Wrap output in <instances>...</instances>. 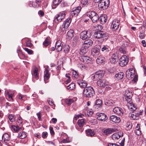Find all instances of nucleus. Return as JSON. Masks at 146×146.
<instances>
[{
	"mask_svg": "<svg viewBox=\"0 0 146 146\" xmlns=\"http://www.w3.org/2000/svg\"><path fill=\"white\" fill-rule=\"evenodd\" d=\"M17 122L19 125L22 124V118L21 117H19L18 118Z\"/></svg>",
	"mask_w": 146,
	"mask_h": 146,
	"instance_id": "59",
	"label": "nucleus"
},
{
	"mask_svg": "<svg viewBox=\"0 0 146 146\" xmlns=\"http://www.w3.org/2000/svg\"><path fill=\"white\" fill-rule=\"evenodd\" d=\"M102 104V102L101 100L98 99L95 102L94 106H98V107H100Z\"/></svg>",
	"mask_w": 146,
	"mask_h": 146,
	"instance_id": "40",
	"label": "nucleus"
},
{
	"mask_svg": "<svg viewBox=\"0 0 146 146\" xmlns=\"http://www.w3.org/2000/svg\"><path fill=\"white\" fill-rule=\"evenodd\" d=\"M83 93L84 97L90 98L94 96L95 92L92 87L88 86L84 88Z\"/></svg>",
	"mask_w": 146,
	"mask_h": 146,
	"instance_id": "1",
	"label": "nucleus"
},
{
	"mask_svg": "<svg viewBox=\"0 0 146 146\" xmlns=\"http://www.w3.org/2000/svg\"><path fill=\"white\" fill-rule=\"evenodd\" d=\"M49 68L48 67H46L45 68V71H44V80L45 83H47L48 80L50 76V74L49 72Z\"/></svg>",
	"mask_w": 146,
	"mask_h": 146,
	"instance_id": "12",
	"label": "nucleus"
},
{
	"mask_svg": "<svg viewBox=\"0 0 146 146\" xmlns=\"http://www.w3.org/2000/svg\"><path fill=\"white\" fill-rule=\"evenodd\" d=\"M123 73L122 72H120L116 74L115 77L118 80L122 79L123 77Z\"/></svg>",
	"mask_w": 146,
	"mask_h": 146,
	"instance_id": "36",
	"label": "nucleus"
},
{
	"mask_svg": "<svg viewBox=\"0 0 146 146\" xmlns=\"http://www.w3.org/2000/svg\"><path fill=\"white\" fill-rule=\"evenodd\" d=\"M75 87V84L73 83H72L70 84V85L67 86V88L68 89L70 90H72Z\"/></svg>",
	"mask_w": 146,
	"mask_h": 146,
	"instance_id": "42",
	"label": "nucleus"
},
{
	"mask_svg": "<svg viewBox=\"0 0 146 146\" xmlns=\"http://www.w3.org/2000/svg\"><path fill=\"white\" fill-rule=\"evenodd\" d=\"M77 83L81 88H84L86 87L87 85L86 82L83 80H78L77 81Z\"/></svg>",
	"mask_w": 146,
	"mask_h": 146,
	"instance_id": "24",
	"label": "nucleus"
},
{
	"mask_svg": "<svg viewBox=\"0 0 146 146\" xmlns=\"http://www.w3.org/2000/svg\"><path fill=\"white\" fill-rule=\"evenodd\" d=\"M105 61L104 58L102 56H99L96 60L97 63L98 64L104 63Z\"/></svg>",
	"mask_w": 146,
	"mask_h": 146,
	"instance_id": "32",
	"label": "nucleus"
},
{
	"mask_svg": "<svg viewBox=\"0 0 146 146\" xmlns=\"http://www.w3.org/2000/svg\"><path fill=\"white\" fill-rule=\"evenodd\" d=\"M86 134L88 136L92 137L95 134L94 132L90 129H88L86 130Z\"/></svg>",
	"mask_w": 146,
	"mask_h": 146,
	"instance_id": "34",
	"label": "nucleus"
},
{
	"mask_svg": "<svg viewBox=\"0 0 146 146\" xmlns=\"http://www.w3.org/2000/svg\"><path fill=\"white\" fill-rule=\"evenodd\" d=\"M97 118L99 120L104 121L107 119L106 115L104 113H100L97 115Z\"/></svg>",
	"mask_w": 146,
	"mask_h": 146,
	"instance_id": "15",
	"label": "nucleus"
},
{
	"mask_svg": "<svg viewBox=\"0 0 146 146\" xmlns=\"http://www.w3.org/2000/svg\"><path fill=\"white\" fill-rule=\"evenodd\" d=\"M70 46L68 45H65L63 48L64 51L65 53H68L70 50Z\"/></svg>",
	"mask_w": 146,
	"mask_h": 146,
	"instance_id": "43",
	"label": "nucleus"
},
{
	"mask_svg": "<svg viewBox=\"0 0 146 146\" xmlns=\"http://www.w3.org/2000/svg\"><path fill=\"white\" fill-rule=\"evenodd\" d=\"M107 16L106 15L102 16L100 17V20L101 23L103 24L105 23L107 21Z\"/></svg>",
	"mask_w": 146,
	"mask_h": 146,
	"instance_id": "33",
	"label": "nucleus"
},
{
	"mask_svg": "<svg viewBox=\"0 0 146 146\" xmlns=\"http://www.w3.org/2000/svg\"><path fill=\"white\" fill-rule=\"evenodd\" d=\"M110 120L113 122L115 123H119L120 121V119L119 117L115 115H112L110 117Z\"/></svg>",
	"mask_w": 146,
	"mask_h": 146,
	"instance_id": "18",
	"label": "nucleus"
},
{
	"mask_svg": "<svg viewBox=\"0 0 146 146\" xmlns=\"http://www.w3.org/2000/svg\"><path fill=\"white\" fill-rule=\"evenodd\" d=\"M62 0H53V4L54 5H58L62 2Z\"/></svg>",
	"mask_w": 146,
	"mask_h": 146,
	"instance_id": "44",
	"label": "nucleus"
},
{
	"mask_svg": "<svg viewBox=\"0 0 146 146\" xmlns=\"http://www.w3.org/2000/svg\"><path fill=\"white\" fill-rule=\"evenodd\" d=\"M101 50L102 52H106L109 51V48L107 46L104 45L102 48Z\"/></svg>",
	"mask_w": 146,
	"mask_h": 146,
	"instance_id": "46",
	"label": "nucleus"
},
{
	"mask_svg": "<svg viewBox=\"0 0 146 146\" xmlns=\"http://www.w3.org/2000/svg\"><path fill=\"white\" fill-rule=\"evenodd\" d=\"M8 117L11 122H13L15 121V117L12 114L9 115Z\"/></svg>",
	"mask_w": 146,
	"mask_h": 146,
	"instance_id": "45",
	"label": "nucleus"
},
{
	"mask_svg": "<svg viewBox=\"0 0 146 146\" xmlns=\"http://www.w3.org/2000/svg\"><path fill=\"white\" fill-rule=\"evenodd\" d=\"M12 127L15 131H17L19 130V127L18 126L12 125Z\"/></svg>",
	"mask_w": 146,
	"mask_h": 146,
	"instance_id": "52",
	"label": "nucleus"
},
{
	"mask_svg": "<svg viewBox=\"0 0 146 146\" xmlns=\"http://www.w3.org/2000/svg\"><path fill=\"white\" fill-rule=\"evenodd\" d=\"M98 14L94 11H90L87 12L86 15L89 17L91 19L93 17Z\"/></svg>",
	"mask_w": 146,
	"mask_h": 146,
	"instance_id": "29",
	"label": "nucleus"
},
{
	"mask_svg": "<svg viewBox=\"0 0 146 146\" xmlns=\"http://www.w3.org/2000/svg\"><path fill=\"white\" fill-rule=\"evenodd\" d=\"M105 104L108 106H113L115 104V102L112 100H106L105 101Z\"/></svg>",
	"mask_w": 146,
	"mask_h": 146,
	"instance_id": "26",
	"label": "nucleus"
},
{
	"mask_svg": "<svg viewBox=\"0 0 146 146\" xmlns=\"http://www.w3.org/2000/svg\"><path fill=\"white\" fill-rule=\"evenodd\" d=\"M65 16V14L64 12H61L55 16L54 21L57 23L60 22L64 19Z\"/></svg>",
	"mask_w": 146,
	"mask_h": 146,
	"instance_id": "6",
	"label": "nucleus"
},
{
	"mask_svg": "<svg viewBox=\"0 0 146 146\" xmlns=\"http://www.w3.org/2000/svg\"><path fill=\"white\" fill-rule=\"evenodd\" d=\"M74 100L73 99H69L68 100H67L66 102L67 104L69 105H70L73 102Z\"/></svg>",
	"mask_w": 146,
	"mask_h": 146,
	"instance_id": "54",
	"label": "nucleus"
},
{
	"mask_svg": "<svg viewBox=\"0 0 146 146\" xmlns=\"http://www.w3.org/2000/svg\"><path fill=\"white\" fill-rule=\"evenodd\" d=\"M81 9L80 6L74 8L70 13V16L72 17L76 16L79 13Z\"/></svg>",
	"mask_w": 146,
	"mask_h": 146,
	"instance_id": "9",
	"label": "nucleus"
},
{
	"mask_svg": "<svg viewBox=\"0 0 146 146\" xmlns=\"http://www.w3.org/2000/svg\"><path fill=\"white\" fill-rule=\"evenodd\" d=\"M74 31L72 29L70 30L67 32V36L69 40L71 39L74 36Z\"/></svg>",
	"mask_w": 146,
	"mask_h": 146,
	"instance_id": "30",
	"label": "nucleus"
},
{
	"mask_svg": "<svg viewBox=\"0 0 146 146\" xmlns=\"http://www.w3.org/2000/svg\"><path fill=\"white\" fill-rule=\"evenodd\" d=\"M91 33L90 31H84L82 32L80 35V38L83 40H85L90 37Z\"/></svg>",
	"mask_w": 146,
	"mask_h": 146,
	"instance_id": "4",
	"label": "nucleus"
},
{
	"mask_svg": "<svg viewBox=\"0 0 146 146\" xmlns=\"http://www.w3.org/2000/svg\"><path fill=\"white\" fill-rule=\"evenodd\" d=\"M97 85L100 87H104L108 84V82L105 79L99 80L97 82Z\"/></svg>",
	"mask_w": 146,
	"mask_h": 146,
	"instance_id": "13",
	"label": "nucleus"
},
{
	"mask_svg": "<svg viewBox=\"0 0 146 146\" xmlns=\"http://www.w3.org/2000/svg\"><path fill=\"white\" fill-rule=\"evenodd\" d=\"M84 115L82 114L76 115L74 117V119L75 120H77L79 117H82Z\"/></svg>",
	"mask_w": 146,
	"mask_h": 146,
	"instance_id": "53",
	"label": "nucleus"
},
{
	"mask_svg": "<svg viewBox=\"0 0 146 146\" xmlns=\"http://www.w3.org/2000/svg\"><path fill=\"white\" fill-rule=\"evenodd\" d=\"M26 46L28 47H31L32 46V44L30 40L28 39H27L26 40Z\"/></svg>",
	"mask_w": 146,
	"mask_h": 146,
	"instance_id": "48",
	"label": "nucleus"
},
{
	"mask_svg": "<svg viewBox=\"0 0 146 146\" xmlns=\"http://www.w3.org/2000/svg\"><path fill=\"white\" fill-rule=\"evenodd\" d=\"M49 130H50V134L52 135H53L54 134V131L53 130V128L52 127H49Z\"/></svg>",
	"mask_w": 146,
	"mask_h": 146,
	"instance_id": "61",
	"label": "nucleus"
},
{
	"mask_svg": "<svg viewBox=\"0 0 146 146\" xmlns=\"http://www.w3.org/2000/svg\"><path fill=\"white\" fill-rule=\"evenodd\" d=\"M91 60V58L85 56H82L80 58L81 61L87 64L90 63Z\"/></svg>",
	"mask_w": 146,
	"mask_h": 146,
	"instance_id": "21",
	"label": "nucleus"
},
{
	"mask_svg": "<svg viewBox=\"0 0 146 146\" xmlns=\"http://www.w3.org/2000/svg\"><path fill=\"white\" fill-rule=\"evenodd\" d=\"M38 69L36 67L34 68L33 72L32 73L35 79H38Z\"/></svg>",
	"mask_w": 146,
	"mask_h": 146,
	"instance_id": "35",
	"label": "nucleus"
},
{
	"mask_svg": "<svg viewBox=\"0 0 146 146\" xmlns=\"http://www.w3.org/2000/svg\"><path fill=\"white\" fill-rule=\"evenodd\" d=\"M118 55L116 53H113L112 54L110 59V62L112 63H114L117 62L118 60Z\"/></svg>",
	"mask_w": 146,
	"mask_h": 146,
	"instance_id": "22",
	"label": "nucleus"
},
{
	"mask_svg": "<svg viewBox=\"0 0 146 146\" xmlns=\"http://www.w3.org/2000/svg\"><path fill=\"white\" fill-rule=\"evenodd\" d=\"M130 72L131 73V74H132L131 75H133V76H132V78H133L135 74V70L133 69H130Z\"/></svg>",
	"mask_w": 146,
	"mask_h": 146,
	"instance_id": "57",
	"label": "nucleus"
},
{
	"mask_svg": "<svg viewBox=\"0 0 146 146\" xmlns=\"http://www.w3.org/2000/svg\"><path fill=\"white\" fill-rule=\"evenodd\" d=\"M85 120L83 119H79L77 122L78 125L80 127L83 126L85 123Z\"/></svg>",
	"mask_w": 146,
	"mask_h": 146,
	"instance_id": "37",
	"label": "nucleus"
},
{
	"mask_svg": "<svg viewBox=\"0 0 146 146\" xmlns=\"http://www.w3.org/2000/svg\"><path fill=\"white\" fill-rule=\"evenodd\" d=\"M62 142L63 143H66L70 142V141L68 138H66V139H64L62 140Z\"/></svg>",
	"mask_w": 146,
	"mask_h": 146,
	"instance_id": "55",
	"label": "nucleus"
},
{
	"mask_svg": "<svg viewBox=\"0 0 146 146\" xmlns=\"http://www.w3.org/2000/svg\"><path fill=\"white\" fill-rule=\"evenodd\" d=\"M140 125H141L140 124H138L135 128V133L138 135H140L141 133V131L140 129Z\"/></svg>",
	"mask_w": 146,
	"mask_h": 146,
	"instance_id": "27",
	"label": "nucleus"
},
{
	"mask_svg": "<svg viewBox=\"0 0 146 146\" xmlns=\"http://www.w3.org/2000/svg\"><path fill=\"white\" fill-rule=\"evenodd\" d=\"M71 22V20L70 18H68L65 20L63 25L60 27V31L62 32H64L69 27Z\"/></svg>",
	"mask_w": 146,
	"mask_h": 146,
	"instance_id": "3",
	"label": "nucleus"
},
{
	"mask_svg": "<svg viewBox=\"0 0 146 146\" xmlns=\"http://www.w3.org/2000/svg\"><path fill=\"white\" fill-rule=\"evenodd\" d=\"M128 62V59L125 55L123 56L119 59V65L123 66L127 65Z\"/></svg>",
	"mask_w": 146,
	"mask_h": 146,
	"instance_id": "7",
	"label": "nucleus"
},
{
	"mask_svg": "<svg viewBox=\"0 0 146 146\" xmlns=\"http://www.w3.org/2000/svg\"><path fill=\"white\" fill-rule=\"evenodd\" d=\"M108 146H119V145L115 143H110L108 144Z\"/></svg>",
	"mask_w": 146,
	"mask_h": 146,
	"instance_id": "64",
	"label": "nucleus"
},
{
	"mask_svg": "<svg viewBox=\"0 0 146 146\" xmlns=\"http://www.w3.org/2000/svg\"><path fill=\"white\" fill-rule=\"evenodd\" d=\"M55 47L57 52L61 51L62 49V42L60 40H58L56 43Z\"/></svg>",
	"mask_w": 146,
	"mask_h": 146,
	"instance_id": "20",
	"label": "nucleus"
},
{
	"mask_svg": "<svg viewBox=\"0 0 146 146\" xmlns=\"http://www.w3.org/2000/svg\"><path fill=\"white\" fill-rule=\"evenodd\" d=\"M119 24V20H114L112 21L111 26L112 31H115L117 30L118 28Z\"/></svg>",
	"mask_w": 146,
	"mask_h": 146,
	"instance_id": "10",
	"label": "nucleus"
},
{
	"mask_svg": "<svg viewBox=\"0 0 146 146\" xmlns=\"http://www.w3.org/2000/svg\"><path fill=\"white\" fill-rule=\"evenodd\" d=\"M110 3V0H102L98 3V9L101 10L107 9L109 6Z\"/></svg>",
	"mask_w": 146,
	"mask_h": 146,
	"instance_id": "2",
	"label": "nucleus"
},
{
	"mask_svg": "<svg viewBox=\"0 0 146 146\" xmlns=\"http://www.w3.org/2000/svg\"><path fill=\"white\" fill-rule=\"evenodd\" d=\"M113 111L115 113L120 116L122 115L123 113V109L119 107L114 108L113 109Z\"/></svg>",
	"mask_w": 146,
	"mask_h": 146,
	"instance_id": "16",
	"label": "nucleus"
},
{
	"mask_svg": "<svg viewBox=\"0 0 146 146\" xmlns=\"http://www.w3.org/2000/svg\"><path fill=\"white\" fill-rule=\"evenodd\" d=\"M38 14L41 17H43L44 15V12L41 10H40L38 11Z\"/></svg>",
	"mask_w": 146,
	"mask_h": 146,
	"instance_id": "62",
	"label": "nucleus"
},
{
	"mask_svg": "<svg viewBox=\"0 0 146 146\" xmlns=\"http://www.w3.org/2000/svg\"><path fill=\"white\" fill-rule=\"evenodd\" d=\"M125 141V138H124L121 141V142L120 143V145L121 146H123L124 145V142Z\"/></svg>",
	"mask_w": 146,
	"mask_h": 146,
	"instance_id": "63",
	"label": "nucleus"
},
{
	"mask_svg": "<svg viewBox=\"0 0 146 146\" xmlns=\"http://www.w3.org/2000/svg\"><path fill=\"white\" fill-rule=\"evenodd\" d=\"M104 76V73L103 72L101 71L96 72L93 76H92V79L94 81L101 80V78Z\"/></svg>",
	"mask_w": 146,
	"mask_h": 146,
	"instance_id": "8",
	"label": "nucleus"
},
{
	"mask_svg": "<svg viewBox=\"0 0 146 146\" xmlns=\"http://www.w3.org/2000/svg\"><path fill=\"white\" fill-rule=\"evenodd\" d=\"M50 43V39L46 38L43 42V44L44 46L46 47L49 45Z\"/></svg>",
	"mask_w": 146,
	"mask_h": 146,
	"instance_id": "38",
	"label": "nucleus"
},
{
	"mask_svg": "<svg viewBox=\"0 0 146 146\" xmlns=\"http://www.w3.org/2000/svg\"><path fill=\"white\" fill-rule=\"evenodd\" d=\"M88 2V0H82L81 1V3L83 5H86L87 4Z\"/></svg>",
	"mask_w": 146,
	"mask_h": 146,
	"instance_id": "58",
	"label": "nucleus"
},
{
	"mask_svg": "<svg viewBox=\"0 0 146 146\" xmlns=\"http://www.w3.org/2000/svg\"><path fill=\"white\" fill-rule=\"evenodd\" d=\"M72 76L74 78V79L76 80L79 77V76L76 71H72Z\"/></svg>",
	"mask_w": 146,
	"mask_h": 146,
	"instance_id": "41",
	"label": "nucleus"
},
{
	"mask_svg": "<svg viewBox=\"0 0 146 146\" xmlns=\"http://www.w3.org/2000/svg\"><path fill=\"white\" fill-rule=\"evenodd\" d=\"M129 116L133 119H137L139 116V114L136 111H133L129 114Z\"/></svg>",
	"mask_w": 146,
	"mask_h": 146,
	"instance_id": "19",
	"label": "nucleus"
},
{
	"mask_svg": "<svg viewBox=\"0 0 146 146\" xmlns=\"http://www.w3.org/2000/svg\"><path fill=\"white\" fill-rule=\"evenodd\" d=\"M106 36V35L103 31H96L94 34V37L96 38H103Z\"/></svg>",
	"mask_w": 146,
	"mask_h": 146,
	"instance_id": "11",
	"label": "nucleus"
},
{
	"mask_svg": "<svg viewBox=\"0 0 146 146\" xmlns=\"http://www.w3.org/2000/svg\"><path fill=\"white\" fill-rule=\"evenodd\" d=\"M27 136L26 133L24 131L20 132L19 134V137L20 139H24Z\"/></svg>",
	"mask_w": 146,
	"mask_h": 146,
	"instance_id": "39",
	"label": "nucleus"
},
{
	"mask_svg": "<svg viewBox=\"0 0 146 146\" xmlns=\"http://www.w3.org/2000/svg\"><path fill=\"white\" fill-rule=\"evenodd\" d=\"M10 137L7 133H5L2 136V141L5 143H7V141L10 140Z\"/></svg>",
	"mask_w": 146,
	"mask_h": 146,
	"instance_id": "25",
	"label": "nucleus"
},
{
	"mask_svg": "<svg viewBox=\"0 0 146 146\" xmlns=\"http://www.w3.org/2000/svg\"><path fill=\"white\" fill-rule=\"evenodd\" d=\"M93 41L90 39H87L85 41L84 44L83 45L85 48H87L91 46L93 44Z\"/></svg>",
	"mask_w": 146,
	"mask_h": 146,
	"instance_id": "23",
	"label": "nucleus"
},
{
	"mask_svg": "<svg viewBox=\"0 0 146 146\" xmlns=\"http://www.w3.org/2000/svg\"><path fill=\"white\" fill-rule=\"evenodd\" d=\"M132 94L131 90L128 89L125 90L124 94V96L125 97V100L127 103H130L132 100Z\"/></svg>",
	"mask_w": 146,
	"mask_h": 146,
	"instance_id": "5",
	"label": "nucleus"
},
{
	"mask_svg": "<svg viewBox=\"0 0 146 146\" xmlns=\"http://www.w3.org/2000/svg\"><path fill=\"white\" fill-rule=\"evenodd\" d=\"M119 50L121 53L123 54H125L127 52L126 47L122 46L119 48Z\"/></svg>",
	"mask_w": 146,
	"mask_h": 146,
	"instance_id": "47",
	"label": "nucleus"
},
{
	"mask_svg": "<svg viewBox=\"0 0 146 146\" xmlns=\"http://www.w3.org/2000/svg\"><path fill=\"white\" fill-rule=\"evenodd\" d=\"M100 52L98 49L97 48L93 49L91 51L92 55L93 56H97L100 54Z\"/></svg>",
	"mask_w": 146,
	"mask_h": 146,
	"instance_id": "28",
	"label": "nucleus"
},
{
	"mask_svg": "<svg viewBox=\"0 0 146 146\" xmlns=\"http://www.w3.org/2000/svg\"><path fill=\"white\" fill-rule=\"evenodd\" d=\"M99 19L98 15L97 14L95 16L93 17H92L91 19L93 23H95Z\"/></svg>",
	"mask_w": 146,
	"mask_h": 146,
	"instance_id": "50",
	"label": "nucleus"
},
{
	"mask_svg": "<svg viewBox=\"0 0 146 146\" xmlns=\"http://www.w3.org/2000/svg\"><path fill=\"white\" fill-rule=\"evenodd\" d=\"M48 133L46 132H43L42 133V137L43 138H45L47 137Z\"/></svg>",
	"mask_w": 146,
	"mask_h": 146,
	"instance_id": "56",
	"label": "nucleus"
},
{
	"mask_svg": "<svg viewBox=\"0 0 146 146\" xmlns=\"http://www.w3.org/2000/svg\"><path fill=\"white\" fill-rule=\"evenodd\" d=\"M128 42L126 41H124L123 42V43L122 45V47H125L126 46H127L128 45Z\"/></svg>",
	"mask_w": 146,
	"mask_h": 146,
	"instance_id": "60",
	"label": "nucleus"
},
{
	"mask_svg": "<svg viewBox=\"0 0 146 146\" xmlns=\"http://www.w3.org/2000/svg\"><path fill=\"white\" fill-rule=\"evenodd\" d=\"M130 71H131L130 69L129 70L127 71L126 72V75L128 78H132L133 75H131L132 74H131Z\"/></svg>",
	"mask_w": 146,
	"mask_h": 146,
	"instance_id": "49",
	"label": "nucleus"
},
{
	"mask_svg": "<svg viewBox=\"0 0 146 146\" xmlns=\"http://www.w3.org/2000/svg\"><path fill=\"white\" fill-rule=\"evenodd\" d=\"M23 48V49L26 51L28 54H33V51L29 49L28 48Z\"/></svg>",
	"mask_w": 146,
	"mask_h": 146,
	"instance_id": "51",
	"label": "nucleus"
},
{
	"mask_svg": "<svg viewBox=\"0 0 146 146\" xmlns=\"http://www.w3.org/2000/svg\"><path fill=\"white\" fill-rule=\"evenodd\" d=\"M123 135V133L120 131L114 133L111 135V137L113 140L117 139L120 137L122 136Z\"/></svg>",
	"mask_w": 146,
	"mask_h": 146,
	"instance_id": "17",
	"label": "nucleus"
},
{
	"mask_svg": "<svg viewBox=\"0 0 146 146\" xmlns=\"http://www.w3.org/2000/svg\"><path fill=\"white\" fill-rule=\"evenodd\" d=\"M129 104L128 105V107L131 110H135L137 109V107L135 105V104H133V103H132L131 101L130 103H128Z\"/></svg>",
	"mask_w": 146,
	"mask_h": 146,
	"instance_id": "31",
	"label": "nucleus"
},
{
	"mask_svg": "<svg viewBox=\"0 0 146 146\" xmlns=\"http://www.w3.org/2000/svg\"><path fill=\"white\" fill-rule=\"evenodd\" d=\"M116 131L117 129H115L110 128L107 129H104L102 131L104 135H107L111 134L113 132H115Z\"/></svg>",
	"mask_w": 146,
	"mask_h": 146,
	"instance_id": "14",
	"label": "nucleus"
}]
</instances>
